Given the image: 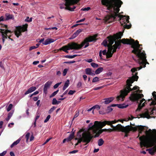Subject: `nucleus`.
I'll use <instances>...</instances> for the list:
<instances>
[{"instance_id": "f257e3e1", "label": "nucleus", "mask_w": 156, "mask_h": 156, "mask_svg": "<svg viewBox=\"0 0 156 156\" xmlns=\"http://www.w3.org/2000/svg\"><path fill=\"white\" fill-rule=\"evenodd\" d=\"M102 5L107 8V9L110 13V15H106L104 18L106 22L110 23L115 21L119 20L122 26L129 22V16L121 15L119 13L120 8L123 4L121 0H102Z\"/></svg>"}, {"instance_id": "f03ea898", "label": "nucleus", "mask_w": 156, "mask_h": 156, "mask_svg": "<svg viewBox=\"0 0 156 156\" xmlns=\"http://www.w3.org/2000/svg\"><path fill=\"white\" fill-rule=\"evenodd\" d=\"M120 41L123 44L131 45V47L133 49L132 52L136 54V55L138 54H140L142 52L141 50L142 49V48L140 47L141 46H142V45L140 44L137 40L135 41L132 38H130V39L127 38H123Z\"/></svg>"}, {"instance_id": "7ed1b4c3", "label": "nucleus", "mask_w": 156, "mask_h": 156, "mask_svg": "<svg viewBox=\"0 0 156 156\" xmlns=\"http://www.w3.org/2000/svg\"><path fill=\"white\" fill-rule=\"evenodd\" d=\"M97 40L95 36H90L86 38L80 44H79L75 42L69 43V50L76 49L79 50L81 49L85 44H86L84 48H86L89 45V42L96 41Z\"/></svg>"}, {"instance_id": "20e7f679", "label": "nucleus", "mask_w": 156, "mask_h": 156, "mask_svg": "<svg viewBox=\"0 0 156 156\" xmlns=\"http://www.w3.org/2000/svg\"><path fill=\"white\" fill-rule=\"evenodd\" d=\"M146 135H143L139 137L140 141V145H141L142 143L146 142L156 137V129H153L152 130L149 129L148 130H146L145 131Z\"/></svg>"}, {"instance_id": "39448f33", "label": "nucleus", "mask_w": 156, "mask_h": 156, "mask_svg": "<svg viewBox=\"0 0 156 156\" xmlns=\"http://www.w3.org/2000/svg\"><path fill=\"white\" fill-rule=\"evenodd\" d=\"M89 131L88 130L87 132L83 133L82 134V136H81L80 133L83 131V130H81L78 132V135L80 134V136L77 143L76 144V145H77L82 141L86 143L85 145H86L90 142L91 140L94 138V136L89 132Z\"/></svg>"}, {"instance_id": "423d86ee", "label": "nucleus", "mask_w": 156, "mask_h": 156, "mask_svg": "<svg viewBox=\"0 0 156 156\" xmlns=\"http://www.w3.org/2000/svg\"><path fill=\"white\" fill-rule=\"evenodd\" d=\"M142 143L141 145H140L141 147H151L146 150V151H148L149 154L153 155L156 153V137L146 143L143 142Z\"/></svg>"}, {"instance_id": "0eeeda50", "label": "nucleus", "mask_w": 156, "mask_h": 156, "mask_svg": "<svg viewBox=\"0 0 156 156\" xmlns=\"http://www.w3.org/2000/svg\"><path fill=\"white\" fill-rule=\"evenodd\" d=\"M126 86L123 90H120V95L119 96H118L116 98V99L118 101L120 100V98H121L122 100H123V99L125 98V97L127 95L128 93L130 91L135 90L137 89L138 88H139L138 87H137L136 86H135L132 89L130 87L131 86H132V83H130L129 82L128 83L127 80L126 81Z\"/></svg>"}, {"instance_id": "6e6552de", "label": "nucleus", "mask_w": 156, "mask_h": 156, "mask_svg": "<svg viewBox=\"0 0 156 156\" xmlns=\"http://www.w3.org/2000/svg\"><path fill=\"white\" fill-rule=\"evenodd\" d=\"M142 91V90H138L132 93L129 97L130 100L133 102L136 101L137 103H139V100L144 96L143 94H140L141 93Z\"/></svg>"}, {"instance_id": "1a4fd4ad", "label": "nucleus", "mask_w": 156, "mask_h": 156, "mask_svg": "<svg viewBox=\"0 0 156 156\" xmlns=\"http://www.w3.org/2000/svg\"><path fill=\"white\" fill-rule=\"evenodd\" d=\"M122 33L121 32H119L116 34H114L113 35H110L108 36L107 38L108 39V42L110 46H112V44L114 43V41L115 42L117 41V40L121 39L122 36ZM121 40L119 41L121 43Z\"/></svg>"}, {"instance_id": "9d476101", "label": "nucleus", "mask_w": 156, "mask_h": 156, "mask_svg": "<svg viewBox=\"0 0 156 156\" xmlns=\"http://www.w3.org/2000/svg\"><path fill=\"white\" fill-rule=\"evenodd\" d=\"M106 125L110 126L111 127H114V126L112 124L111 121L106 120H105L102 122H98V121H95L94 122V124L93 125V127H94V126H96V130L95 131L96 132L98 129H101Z\"/></svg>"}, {"instance_id": "9b49d317", "label": "nucleus", "mask_w": 156, "mask_h": 156, "mask_svg": "<svg viewBox=\"0 0 156 156\" xmlns=\"http://www.w3.org/2000/svg\"><path fill=\"white\" fill-rule=\"evenodd\" d=\"M136 56L138 58L139 64L142 65L144 68L146 67V64H149L147 61L146 54L144 51L140 54H138Z\"/></svg>"}, {"instance_id": "f8f14e48", "label": "nucleus", "mask_w": 156, "mask_h": 156, "mask_svg": "<svg viewBox=\"0 0 156 156\" xmlns=\"http://www.w3.org/2000/svg\"><path fill=\"white\" fill-rule=\"evenodd\" d=\"M92 124L93 123H91L89 125V130H91L94 133H96V135L94 136V138L98 137L100 134L103 132L108 131L109 130L106 129H98L97 131L96 132L95 131L96 130V126H94V127H93Z\"/></svg>"}, {"instance_id": "ddd939ff", "label": "nucleus", "mask_w": 156, "mask_h": 156, "mask_svg": "<svg viewBox=\"0 0 156 156\" xmlns=\"http://www.w3.org/2000/svg\"><path fill=\"white\" fill-rule=\"evenodd\" d=\"M121 42L119 41H118L115 42L113 46H110L108 47V51L107 53L113 54L116 52V49H119L120 47L121 46Z\"/></svg>"}, {"instance_id": "4468645a", "label": "nucleus", "mask_w": 156, "mask_h": 156, "mask_svg": "<svg viewBox=\"0 0 156 156\" xmlns=\"http://www.w3.org/2000/svg\"><path fill=\"white\" fill-rule=\"evenodd\" d=\"M28 26L27 24H25L22 27L21 26L17 27H16V30L14 32L16 36L17 37H19V36L22 35V32H24L27 30Z\"/></svg>"}, {"instance_id": "2eb2a0df", "label": "nucleus", "mask_w": 156, "mask_h": 156, "mask_svg": "<svg viewBox=\"0 0 156 156\" xmlns=\"http://www.w3.org/2000/svg\"><path fill=\"white\" fill-rule=\"evenodd\" d=\"M150 111L146 109L145 112L143 114H141L140 115L142 118H147L148 119H150L151 116L150 115H154V111L155 109L154 108L151 109Z\"/></svg>"}, {"instance_id": "dca6fc26", "label": "nucleus", "mask_w": 156, "mask_h": 156, "mask_svg": "<svg viewBox=\"0 0 156 156\" xmlns=\"http://www.w3.org/2000/svg\"><path fill=\"white\" fill-rule=\"evenodd\" d=\"M137 72L135 73V74H133L131 77L127 80V82L130 83H133L135 81H137L139 78L138 76H137Z\"/></svg>"}, {"instance_id": "f3484780", "label": "nucleus", "mask_w": 156, "mask_h": 156, "mask_svg": "<svg viewBox=\"0 0 156 156\" xmlns=\"http://www.w3.org/2000/svg\"><path fill=\"white\" fill-rule=\"evenodd\" d=\"M114 98L113 97L105 98L101 101V103H104L105 105L108 104L112 102L114 100Z\"/></svg>"}, {"instance_id": "a211bd4d", "label": "nucleus", "mask_w": 156, "mask_h": 156, "mask_svg": "<svg viewBox=\"0 0 156 156\" xmlns=\"http://www.w3.org/2000/svg\"><path fill=\"white\" fill-rule=\"evenodd\" d=\"M126 126V132L129 133L130 131H132L133 132L136 131L138 129L137 126L136 127H133L129 125L127 126Z\"/></svg>"}, {"instance_id": "6ab92c4d", "label": "nucleus", "mask_w": 156, "mask_h": 156, "mask_svg": "<svg viewBox=\"0 0 156 156\" xmlns=\"http://www.w3.org/2000/svg\"><path fill=\"white\" fill-rule=\"evenodd\" d=\"M52 83V82L48 81L45 84L43 89V92L44 94H47V90L48 88H49L50 85Z\"/></svg>"}, {"instance_id": "aec40b11", "label": "nucleus", "mask_w": 156, "mask_h": 156, "mask_svg": "<svg viewBox=\"0 0 156 156\" xmlns=\"http://www.w3.org/2000/svg\"><path fill=\"white\" fill-rule=\"evenodd\" d=\"M138 130L139 131V134H142L144 130H147V129L148 127L146 126H137ZM140 135L139 134L137 137H139Z\"/></svg>"}, {"instance_id": "412c9836", "label": "nucleus", "mask_w": 156, "mask_h": 156, "mask_svg": "<svg viewBox=\"0 0 156 156\" xmlns=\"http://www.w3.org/2000/svg\"><path fill=\"white\" fill-rule=\"evenodd\" d=\"M65 2V4L60 5V8L61 9H65L68 10V0H64Z\"/></svg>"}, {"instance_id": "4be33fe9", "label": "nucleus", "mask_w": 156, "mask_h": 156, "mask_svg": "<svg viewBox=\"0 0 156 156\" xmlns=\"http://www.w3.org/2000/svg\"><path fill=\"white\" fill-rule=\"evenodd\" d=\"M120 127H122V125L120 124H119L115 126H114V127H112V129H109L108 131L110 132L114 131H119Z\"/></svg>"}, {"instance_id": "5701e85b", "label": "nucleus", "mask_w": 156, "mask_h": 156, "mask_svg": "<svg viewBox=\"0 0 156 156\" xmlns=\"http://www.w3.org/2000/svg\"><path fill=\"white\" fill-rule=\"evenodd\" d=\"M82 31V30L81 29H79L77 30L76 32H75L72 35L71 37L69 38V39H72L74 38L76 36H77Z\"/></svg>"}, {"instance_id": "b1692460", "label": "nucleus", "mask_w": 156, "mask_h": 156, "mask_svg": "<svg viewBox=\"0 0 156 156\" xmlns=\"http://www.w3.org/2000/svg\"><path fill=\"white\" fill-rule=\"evenodd\" d=\"M86 73L87 75H90L92 76H94L95 75L94 73V72L93 71H92L91 69L90 68H87L85 69Z\"/></svg>"}, {"instance_id": "393cba45", "label": "nucleus", "mask_w": 156, "mask_h": 156, "mask_svg": "<svg viewBox=\"0 0 156 156\" xmlns=\"http://www.w3.org/2000/svg\"><path fill=\"white\" fill-rule=\"evenodd\" d=\"M7 28H5V29H4V30L3 31V33H5L6 34H7L6 36H7V38H8V37H11L12 35V34L13 33L12 31H11V30H9L7 29Z\"/></svg>"}, {"instance_id": "a878e982", "label": "nucleus", "mask_w": 156, "mask_h": 156, "mask_svg": "<svg viewBox=\"0 0 156 156\" xmlns=\"http://www.w3.org/2000/svg\"><path fill=\"white\" fill-rule=\"evenodd\" d=\"M55 41V40L53 39L48 38L45 40L44 42L43 43V44L44 45H46L53 42Z\"/></svg>"}, {"instance_id": "bb28decb", "label": "nucleus", "mask_w": 156, "mask_h": 156, "mask_svg": "<svg viewBox=\"0 0 156 156\" xmlns=\"http://www.w3.org/2000/svg\"><path fill=\"white\" fill-rule=\"evenodd\" d=\"M0 30L1 31V33L2 34V42L3 43H4L5 39H7V36H6V35L7 34H6L5 33H3V31L4 30V29H0Z\"/></svg>"}, {"instance_id": "cd10ccee", "label": "nucleus", "mask_w": 156, "mask_h": 156, "mask_svg": "<svg viewBox=\"0 0 156 156\" xmlns=\"http://www.w3.org/2000/svg\"><path fill=\"white\" fill-rule=\"evenodd\" d=\"M36 89V88L35 87H32L28 89L27 91L25 93V95H27L30 93L35 91Z\"/></svg>"}, {"instance_id": "c85d7f7f", "label": "nucleus", "mask_w": 156, "mask_h": 156, "mask_svg": "<svg viewBox=\"0 0 156 156\" xmlns=\"http://www.w3.org/2000/svg\"><path fill=\"white\" fill-rule=\"evenodd\" d=\"M126 130V126L124 127L122 125V127H120L119 129V131H121L122 132H124L125 133L124 136L125 137H127L128 136V134L129 133L126 132L125 131Z\"/></svg>"}, {"instance_id": "c756f323", "label": "nucleus", "mask_w": 156, "mask_h": 156, "mask_svg": "<svg viewBox=\"0 0 156 156\" xmlns=\"http://www.w3.org/2000/svg\"><path fill=\"white\" fill-rule=\"evenodd\" d=\"M145 101V99L144 98H143L142 99L140 100V103L138 105V108L136 110V112L138 111H140L142 108L143 106L141 105V104L144 101Z\"/></svg>"}, {"instance_id": "7c9ffc66", "label": "nucleus", "mask_w": 156, "mask_h": 156, "mask_svg": "<svg viewBox=\"0 0 156 156\" xmlns=\"http://www.w3.org/2000/svg\"><path fill=\"white\" fill-rule=\"evenodd\" d=\"M59 50L60 51L62 50L65 52L68 53V44L60 48L59 49Z\"/></svg>"}, {"instance_id": "2f4dec72", "label": "nucleus", "mask_w": 156, "mask_h": 156, "mask_svg": "<svg viewBox=\"0 0 156 156\" xmlns=\"http://www.w3.org/2000/svg\"><path fill=\"white\" fill-rule=\"evenodd\" d=\"M6 17V20H8L9 19H12L14 18V16L13 15L9 14L8 13H6L5 14Z\"/></svg>"}, {"instance_id": "473e14b6", "label": "nucleus", "mask_w": 156, "mask_h": 156, "mask_svg": "<svg viewBox=\"0 0 156 156\" xmlns=\"http://www.w3.org/2000/svg\"><path fill=\"white\" fill-rule=\"evenodd\" d=\"M143 67L142 66H141L139 68H133L131 69V71L132 72L133 74V73L137 71L138 69L139 70L141 69Z\"/></svg>"}, {"instance_id": "72a5a7b5", "label": "nucleus", "mask_w": 156, "mask_h": 156, "mask_svg": "<svg viewBox=\"0 0 156 156\" xmlns=\"http://www.w3.org/2000/svg\"><path fill=\"white\" fill-rule=\"evenodd\" d=\"M21 140V139L20 138H19L16 141L14 142L11 145L10 147L11 148H12L15 145H16L18 143H19L20 141Z\"/></svg>"}, {"instance_id": "f704fd0d", "label": "nucleus", "mask_w": 156, "mask_h": 156, "mask_svg": "<svg viewBox=\"0 0 156 156\" xmlns=\"http://www.w3.org/2000/svg\"><path fill=\"white\" fill-rule=\"evenodd\" d=\"M103 68L102 67H99L95 71V73L98 74L102 71Z\"/></svg>"}, {"instance_id": "c9c22d12", "label": "nucleus", "mask_w": 156, "mask_h": 156, "mask_svg": "<svg viewBox=\"0 0 156 156\" xmlns=\"http://www.w3.org/2000/svg\"><path fill=\"white\" fill-rule=\"evenodd\" d=\"M72 129V133L70 134L69 136V141L70 140H71L73 139L74 137V132L75 131L73 132V129L72 128L71 129Z\"/></svg>"}, {"instance_id": "e433bc0d", "label": "nucleus", "mask_w": 156, "mask_h": 156, "mask_svg": "<svg viewBox=\"0 0 156 156\" xmlns=\"http://www.w3.org/2000/svg\"><path fill=\"white\" fill-rule=\"evenodd\" d=\"M128 106V105H125V104H118V107L119 108H124L127 107Z\"/></svg>"}, {"instance_id": "4c0bfd02", "label": "nucleus", "mask_w": 156, "mask_h": 156, "mask_svg": "<svg viewBox=\"0 0 156 156\" xmlns=\"http://www.w3.org/2000/svg\"><path fill=\"white\" fill-rule=\"evenodd\" d=\"M104 141L102 139H99L98 141V145L99 146H101L104 144Z\"/></svg>"}, {"instance_id": "58836bf2", "label": "nucleus", "mask_w": 156, "mask_h": 156, "mask_svg": "<svg viewBox=\"0 0 156 156\" xmlns=\"http://www.w3.org/2000/svg\"><path fill=\"white\" fill-rule=\"evenodd\" d=\"M108 40H104L102 42V44L105 47H108V46H109L110 45H109V44H108Z\"/></svg>"}, {"instance_id": "ea45409f", "label": "nucleus", "mask_w": 156, "mask_h": 156, "mask_svg": "<svg viewBox=\"0 0 156 156\" xmlns=\"http://www.w3.org/2000/svg\"><path fill=\"white\" fill-rule=\"evenodd\" d=\"M68 87V80H67L65 83L63 87V90H65Z\"/></svg>"}, {"instance_id": "a19ab883", "label": "nucleus", "mask_w": 156, "mask_h": 156, "mask_svg": "<svg viewBox=\"0 0 156 156\" xmlns=\"http://www.w3.org/2000/svg\"><path fill=\"white\" fill-rule=\"evenodd\" d=\"M12 114H13V113L12 112H9V114L8 115V117H7V118H6L5 119L7 121H8L9 120V119H10V118H11V117L12 116Z\"/></svg>"}, {"instance_id": "79ce46f5", "label": "nucleus", "mask_w": 156, "mask_h": 156, "mask_svg": "<svg viewBox=\"0 0 156 156\" xmlns=\"http://www.w3.org/2000/svg\"><path fill=\"white\" fill-rule=\"evenodd\" d=\"M124 28H126L127 29H129L131 27V25L130 23L129 24H126L124 25L123 26Z\"/></svg>"}, {"instance_id": "37998d69", "label": "nucleus", "mask_w": 156, "mask_h": 156, "mask_svg": "<svg viewBox=\"0 0 156 156\" xmlns=\"http://www.w3.org/2000/svg\"><path fill=\"white\" fill-rule=\"evenodd\" d=\"M79 114V111H76L75 112V115L74 116V117L73 118L72 122L73 121V120L74 119L77 117Z\"/></svg>"}, {"instance_id": "c03bdc74", "label": "nucleus", "mask_w": 156, "mask_h": 156, "mask_svg": "<svg viewBox=\"0 0 156 156\" xmlns=\"http://www.w3.org/2000/svg\"><path fill=\"white\" fill-rule=\"evenodd\" d=\"M56 108V107L53 106L48 111V113L49 114H51L55 109Z\"/></svg>"}, {"instance_id": "a18cd8bd", "label": "nucleus", "mask_w": 156, "mask_h": 156, "mask_svg": "<svg viewBox=\"0 0 156 156\" xmlns=\"http://www.w3.org/2000/svg\"><path fill=\"white\" fill-rule=\"evenodd\" d=\"M59 90H57L54 91L53 93L50 96V98H52L55 96L58 92Z\"/></svg>"}, {"instance_id": "49530a36", "label": "nucleus", "mask_w": 156, "mask_h": 156, "mask_svg": "<svg viewBox=\"0 0 156 156\" xmlns=\"http://www.w3.org/2000/svg\"><path fill=\"white\" fill-rule=\"evenodd\" d=\"M90 64L91 66L94 68H97L98 67V65L95 63L92 62Z\"/></svg>"}, {"instance_id": "de8ad7c7", "label": "nucleus", "mask_w": 156, "mask_h": 156, "mask_svg": "<svg viewBox=\"0 0 156 156\" xmlns=\"http://www.w3.org/2000/svg\"><path fill=\"white\" fill-rule=\"evenodd\" d=\"M2 28H7V25L2 24H0V29H3ZM0 32L1 33V31L0 30Z\"/></svg>"}, {"instance_id": "09e8293b", "label": "nucleus", "mask_w": 156, "mask_h": 156, "mask_svg": "<svg viewBox=\"0 0 156 156\" xmlns=\"http://www.w3.org/2000/svg\"><path fill=\"white\" fill-rule=\"evenodd\" d=\"M52 104L53 105H58L57 101L55 98H54L53 99Z\"/></svg>"}, {"instance_id": "8fccbe9b", "label": "nucleus", "mask_w": 156, "mask_h": 156, "mask_svg": "<svg viewBox=\"0 0 156 156\" xmlns=\"http://www.w3.org/2000/svg\"><path fill=\"white\" fill-rule=\"evenodd\" d=\"M113 109L111 108V106L110 105L108 107L107 109V111L108 112H110L112 111Z\"/></svg>"}, {"instance_id": "3c124183", "label": "nucleus", "mask_w": 156, "mask_h": 156, "mask_svg": "<svg viewBox=\"0 0 156 156\" xmlns=\"http://www.w3.org/2000/svg\"><path fill=\"white\" fill-rule=\"evenodd\" d=\"M12 104H10L7 108V110L8 112L9 111L12 109Z\"/></svg>"}, {"instance_id": "603ef678", "label": "nucleus", "mask_w": 156, "mask_h": 156, "mask_svg": "<svg viewBox=\"0 0 156 156\" xmlns=\"http://www.w3.org/2000/svg\"><path fill=\"white\" fill-rule=\"evenodd\" d=\"M30 134L29 133H27L25 136V137L26 139V141L27 142L30 137Z\"/></svg>"}, {"instance_id": "864d4df0", "label": "nucleus", "mask_w": 156, "mask_h": 156, "mask_svg": "<svg viewBox=\"0 0 156 156\" xmlns=\"http://www.w3.org/2000/svg\"><path fill=\"white\" fill-rule=\"evenodd\" d=\"M99 81V78L98 77H95L93 78L92 82L93 83Z\"/></svg>"}, {"instance_id": "5fc2aeb1", "label": "nucleus", "mask_w": 156, "mask_h": 156, "mask_svg": "<svg viewBox=\"0 0 156 156\" xmlns=\"http://www.w3.org/2000/svg\"><path fill=\"white\" fill-rule=\"evenodd\" d=\"M51 117V115H48V116L47 117L46 119H45V120L44 121V122L45 123L47 122L50 119V118Z\"/></svg>"}, {"instance_id": "6e6d98bb", "label": "nucleus", "mask_w": 156, "mask_h": 156, "mask_svg": "<svg viewBox=\"0 0 156 156\" xmlns=\"http://www.w3.org/2000/svg\"><path fill=\"white\" fill-rule=\"evenodd\" d=\"M90 9V7H87V8H83L81 9V10L83 11H88Z\"/></svg>"}, {"instance_id": "4d7b16f0", "label": "nucleus", "mask_w": 156, "mask_h": 156, "mask_svg": "<svg viewBox=\"0 0 156 156\" xmlns=\"http://www.w3.org/2000/svg\"><path fill=\"white\" fill-rule=\"evenodd\" d=\"M113 54H112L107 53L106 55V58H109L112 56Z\"/></svg>"}, {"instance_id": "13d9d810", "label": "nucleus", "mask_w": 156, "mask_h": 156, "mask_svg": "<svg viewBox=\"0 0 156 156\" xmlns=\"http://www.w3.org/2000/svg\"><path fill=\"white\" fill-rule=\"evenodd\" d=\"M39 93V91H36L35 92H34L32 94H31L30 95V97H32L33 95H36V94H38Z\"/></svg>"}, {"instance_id": "bf43d9fd", "label": "nucleus", "mask_w": 156, "mask_h": 156, "mask_svg": "<svg viewBox=\"0 0 156 156\" xmlns=\"http://www.w3.org/2000/svg\"><path fill=\"white\" fill-rule=\"evenodd\" d=\"M61 82L57 83L56 84H55L54 85V86L53 87L54 88V89L57 88L58 87L59 85H60L61 84Z\"/></svg>"}, {"instance_id": "052dcab7", "label": "nucleus", "mask_w": 156, "mask_h": 156, "mask_svg": "<svg viewBox=\"0 0 156 156\" xmlns=\"http://www.w3.org/2000/svg\"><path fill=\"white\" fill-rule=\"evenodd\" d=\"M76 92L75 90H70L69 91V94L73 95V94Z\"/></svg>"}, {"instance_id": "680f3d73", "label": "nucleus", "mask_w": 156, "mask_h": 156, "mask_svg": "<svg viewBox=\"0 0 156 156\" xmlns=\"http://www.w3.org/2000/svg\"><path fill=\"white\" fill-rule=\"evenodd\" d=\"M68 70V69H65L64 70L63 73V76H65L66 75Z\"/></svg>"}, {"instance_id": "e2e57ef3", "label": "nucleus", "mask_w": 156, "mask_h": 156, "mask_svg": "<svg viewBox=\"0 0 156 156\" xmlns=\"http://www.w3.org/2000/svg\"><path fill=\"white\" fill-rule=\"evenodd\" d=\"M79 55H69V58H72Z\"/></svg>"}, {"instance_id": "0e129e2a", "label": "nucleus", "mask_w": 156, "mask_h": 156, "mask_svg": "<svg viewBox=\"0 0 156 156\" xmlns=\"http://www.w3.org/2000/svg\"><path fill=\"white\" fill-rule=\"evenodd\" d=\"M152 95L155 100L156 101V92L154 91L152 93Z\"/></svg>"}, {"instance_id": "69168bd1", "label": "nucleus", "mask_w": 156, "mask_h": 156, "mask_svg": "<svg viewBox=\"0 0 156 156\" xmlns=\"http://www.w3.org/2000/svg\"><path fill=\"white\" fill-rule=\"evenodd\" d=\"M85 61L86 62H88L89 63H90L92 62L93 61V60H92L91 58H90V59H85Z\"/></svg>"}, {"instance_id": "338daca9", "label": "nucleus", "mask_w": 156, "mask_h": 156, "mask_svg": "<svg viewBox=\"0 0 156 156\" xmlns=\"http://www.w3.org/2000/svg\"><path fill=\"white\" fill-rule=\"evenodd\" d=\"M102 87H94L93 88V90H98L100 89H101Z\"/></svg>"}, {"instance_id": "774afa93", "label": "nucleus", "mask_w": 156, "mask_h": 156, "mask_svg": "<svg viewBox=\"0 0 156 156\" xmlns=\"http://www.w3.org/2000/svg\"><path fill=\"white\" fill-rule=\"evenodd\" d=\"M6 151H4L0 154V156H4L6 154Z\"/></svg>"}]
</instances>
